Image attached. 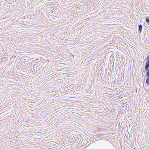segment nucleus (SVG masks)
<instances>
[{"label": "nucleus", "instance_id": "nucleus-1", "mask_svg": "<svg viewBox=\"0 0 149 149\" xmlns=\"http://www.w3.org/2000/svg\"><path fill=\"white\" fill-rule=\"evenodd\" d=\"M11 117L12 118V122L13 124H14L15 123V117L13 115V114H11L10 115V119H11Z\"/></svg>", "mask_w": 149, "mask_h": 149}, {"label": "nucleus", "instance_id": "nucleus-17", "mask_svg": "<svg viewBox=\"0 0 149 149\" xmlns=\"http://www.w3.org/2000/svg\"><path fill=\"white\" fill-rule=\"evenodd\" d=\"M11 87H10V89L11 88Z\"/></svg>", "mask_w": 149, "mask_h": 149}, {"label": "nucleus", "instance_id": "nucleus-5", "mask_svg": "<svg viewBox=\"0 0 149 149\" xmlns=\"http://www.w3.org/2000/svg\"><path fill=\"white\" fill-rule=\"evenodd\" d=\"M146 60V63H149V55H148L147 57Z\"/></svg>", "mask_w": 149, "mask_h": 149}, {"label": "nucleus", "instance_id": "nucleus-20", "mask_svg": "<svg viewBox=\"0 0 149 149\" xmlns=\"http://www.w3.org/2000/svg\"><path fill=\"white\" fill-rule=\"evenodd\" d=\"M133 149H136L135 148H134Z\"/></svg>", "mask_w": 149, "mask_h": 149}, {"label": "nucleus", "instance_id": "nucleus-10", "mask_svg": "<svg viewBox=\"0 0 149 149\" xmlns=\"http://www.w3.org/2000/svg\"><path fill=\"white\" fill-rule=\"evenodd\" d=\"M16 62V61H14V60H13V61H12H12L10 63V64H12V63H13V64H15V62Z\"/></svg>", "mask_w": 149, "mask_h": 149}, {"label": "nucleus", "instance_id": "nucleus-11", "mask_svg": "<svg viewBox=\"0 0 149 149\" xmlns=\"http://www.w3.org/2000/svg\"><path fill=\"white\" fill-rule=\"evenodd\" d=\"M6 4L7 5H8V4L9 3L8 2V1H7V2H6Z\"/></svg>", "mask_w": 149, "mask_h": 149}, {"label": "nucleus", "instance_id": "nucleus-18", "mask_svg": "<svg viewBox=\"0 0 149 149\" xmlns=\"http://www.w3.org/2000/svg\"><path fill=\"white\" fill-rule=\"evenodd\" d=\"M9 74V73H8V75Z\"/></svg>", "mask_w": 149, "mask_h": 149}, {"label": "nucleus", "instance_id": "nucleus-15", "mask_svg": "<svg viewBox=\"0 0 149 149\" xmlns=\"http://www.w3.org/2000/svg\"><path fill=\"white\" fill-rule=\"evenodd\" d=\"M11 142H11V141H10V144H11Z\"/></svg>", "mask_w": 149, "mask_h": 149}, {"label": "nucleus", "instance_id": "nucleus-8", "mask_svg": "<svg viewBox=\"0 0 149 149\" xmlns=\"http://www.w3.org/2000/svg\"><path fill=\"white\" fill-rule=\"evenodd\" d=\"M146 21L147 22L149 23V16L147 18H146Z\"/></svg>", "mask_w": 149, "mask_h": 149}, {"label": "nucleus", "instance_id": "nucleus-4", "mask_svg": "<svg viewBox=\"0 0 149 149\" xmlns=\"http://www.w3.org/2000/svg\"><path fill=\"white\" fill-rule=\"evenodd\" d=\"M15 78V76L14 75L11 74L10 75V79L12 78L13 79H14Z\"/></svg>", "mask_w": 149, "mask_h": 149}, {"label": "nucleus", "instance_id": "nucleus-7", "mask_svg": "<svg viewBox=\"0 0 149 149\" xmlns=\"http://www.w3.org/2000/svg\"><path fill=\"white\" fill-rule=\"evenodd\" d=\"M147 78L146 80V82L149 85V77H147Z\"/></svg>", "mask_w": 149, "mask_h": 149}, {"label": "nucleus", "instance_id": "nucleus-6", "mask_svg": "<svg viewBox=\"0 0 149 149\" xmlns=\"http://www.w3.org/2000/svg\"><path fill=\"white\" fill-rule=\"evenodd\" d=\"M146 72V77H149V70H148Z\"/></svg>", "mask_w": 149, "mask_h": 149}, {"label": "nucleus", "instance_id": "nucleus-3", "mask_svg": "<svg viewBox=\"0 0 149 149\" xmlns=\"http://www.w3.org/2000/svg\"><path fill=\"white\" fill-rule=\"evenodd\" d=\"M142 26L141 24H140L139 26H138V31L140 33H141L142 32Z\"/></svg>", "mask_w": 149, "mask_h": 149}, {"label": "nucleus", "instance_id": "nucleus-19", "mask_svg": "<svg viewBox=\"0 0 149 149\" xmlns=\"http://www.w3.org/2000/svg\"><path fill=\"white\" fill-rule=\"evenodd\" d=\"M12 58H11V59H10V60H12Z\"/></svg>", "mask_w": 149, "mask_h": 149}, {"label": "nucleus", "instance_id": "nucleus-16", "mask_svg": "<svg viewBox=\"0 0 149 149\" xmlns=\"http://www.w3.org/2000/svg\"><path fill=\"white\" fill-rule=\"evenodd\" d=\"M10 92H11V91H10Z\"/></svg>", "mask_w": 149, "mask_h": 149}, {"label": "nucleus", "instance_id": "nucleus-2", "mask_svg": "<svg viewBox=\"0 0 149 149\" xmlns=\"http://www.w3.org/2000/svg\"><path fill=\"white\" fill-rule=\"evenodd\" d=\"M145 69L146 71L149 70V63H145Z\"/></svg>", "mask_w": 149, "mask_h": 149}, {"label": "nucleus", "instance_id": "nucleus-9", "mask_svg": "<svg viewBox=\"0 0 149 149\" xmlns=\"http://www.w3.org/2000/svg\"><path fill=\"white\" fill-rule=\"evenodd\" d=\"M14 107H10V110H12L13 111V110H14Z\"/></svg>", "mask_w": 149, "mask_h": 149}, {"label": "nucleus", "instance_id": "nucleus-14", "mask_svg": "<svg viewBox=\"0 0 149 149\" xmlns=\"http://www.w3.org/2000/svg\"><path fill=\"white\" fill-rule=\"evenodd\" d=\"M11 99V98H10V100ZM10 103H11V102H11L10 101Z\"/></svg>", "mask_w": 149, "mask_h": 149}, {"label": "nucleus", "instance_id": "nucleus-13", "mask_svg": "<svg viewBox=\"0 0 149 149\" xmlns=\"http://www.w3.org/2000/svg\"><path fill=\"white\" fill-rule=\"evenodd\" d=\"M13 113V111H12V112H10V113Z\"/></svg>", "mask_w": 149, "mask_h": 149}, {"label": "nucleus", "instance_id": "nucleus-12", "mask_svg": "<svg viewBox=\"0 0 149 149\" xmlns=\"http://www.w3.org/2000/svg\"><path fill=\"white\" fill-rule=\"evenodd\" d=\"M13 65H10V67L11 66V68H13V67H14V66L13 67H12V66H13Z\"/></svg>", "mask_w": 149, "mask_h": 149}]
</instances>
